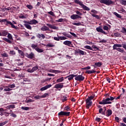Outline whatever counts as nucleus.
I'll return each mask as SVG.
<instances>
[{"label": "nucleus", "instance_id": "obj_1", "mask_svg": "<svg viewBox=\"0 0 126 126\" xmlns=\"http://www.w3.org/2000/svg\"><path fill=\"white\" fill-rule=\"evenodd\" d=\"M99 114L101 115H103V116H106V117H110L113 114V112L111 109L107 110V108L105 106L103 107V109L100 108L98 110Z\"/></svg>", "mask_w": 126, "mask_h": 126}, {"label": "nucleus", "instance_id": "obj_2", "mask_svg": "<svg viewBox=\"0 0 126 126\" xmlns=\"http://www.w3.org/2000/svg\"><path fill=\"white\" fill-rule=\"evenodd\" d=\"M115 99H116L115 97L109 96V97L103 98L101 101H99L98 104L99 105H109V104H112V102L110 101H113Z\"/></svg>", "mask_w": 126, "mask_h": 126}, {"label": "nucleus", "instance_id": "obj_3", "mask_svg": "<svg viewBox=\"0 0 126 126\" xmlns=\"http://www.w3.org/2000/svg\"><path fill=\"white\" fill-rule=\"evenodd\" d=\"M74 1L75 3H76V4L80 5V6L83 8L84 10H87V11H89V10H90V8L87 7V6L84 5V4H83V2L80 1V0H74Z\"/></svg>", "mask_w": 126, "mask_h": 126}, {"label": "nucleus", "instance_id": "obj_4", "mask_svg": "<svg viewBox=\"0 0 126 126\" xmlns=\"http://www.w3.org/2000/svg\"><path fill=\"white\" fill-rule=\"evenodd\" d=\"M7 35L8 38L3 37L2 38V40L6 42V43H8V44H12V43H13V38L12 37V35L8 32Z\"/></svg>", "mask_w": 126, "mask_h": 126}, {"label": "nucleus", "instance_id": "obj_5", "mask_svg": "<svg viewBox=\"0 0 126 126\" xmlns=\"http://www.w3.org/2000/svg\"><path fill=\"white\" fill-rule=\"evenodd\" d=\"M99 2L100 3H103L104 4L108 6L112 4L114 5V4H115V2H114L112 0H100Z\"/></svg>", "mask_w": 126, "mask_h": 126}, {"label": "nucleus", "instance_id": "obj_6", "mask_svg": "<svg viewBox=\"0 0 126 126\" xmlns=\"http://www.w3.org/2000/svg\"><path fill=\"white\" fill-rule=\"evenodd\" d=\"M117 47H119V48H117ZM123 46L122 44H115L113 46V50H116L118 51V52H120V53H124L125 52V50L124 49H122L120 48H122Z\"/></svg>", "mask_w": 126, "mask_h": 126}, {"label": "nucleus", "instance_id": "obj_7", "mask_svg": "<svg viewBox=\"0 0 126 126\" xmlns=\"http://www.w3.org/2000/svg\"><path fill=\"white\" fill-rule=\"evenodd\" d=\"M70 112L61 111L58 113L59 117H63V116H65V117H68L70 116Z\"/></svg>", "mask_w": 126, "mask_h": 126}, {"label": "nucleus", "instance_id": "obj_8", "mask_svg": "<svg viewBox=\"0 0 126 126\" xmlns=\"http://www.w3.org/2000/svg\"><path fill=\"white\" fill-rule=\"evenodd\" d=\"M78 54H79L80 56H84V55H86V53L79 49H78L77 50H75L74 52V55H75V56L77 55Z\"/></svg>", "mask_w": 126, "mask_h": 126}, {"label": "nucleus", "instance_id": "obj_9", "mask_svg": "<svg viewBox=\"0 0 126 126\" xmlns=\"http://www.w3.org/2000/svg\"><path fill=\"white\" fill-rule=\"evenodd\" d=\"M24 23H26L27 24H30L31 25H33V24H37L38 21L35 19L31 20L30 22L27 21H24Z\"/></svg>", "mask_w": 126, "mask_h": 126}, {"label": "nucleus", "instance_id": "obj_10", "mask_svg": "<svg viewBox=\"0 0 126 126\" xmlns=\"http://www.w3.org/2000/svg\"><path fill=\"white\" fill-rule=\"evenodd\" d=\"M75 79L77 81H83V80L85 79V78L84 77V76H82V75H76V76L75 77Z\"/></svg>", "mask_w": 126, "mask_h": 126}, {"label": "nucleus", "instance_id": "obj_11", "mask_svg": "<svg viewBox=\"0 0 126 126\" xmlns=\"http://www.w3.org/2000/svg\"><path fill=\"white\" fill-rule=\"evenodd\" d=\"M92 100H89V99L86 100V109H89L91 106H92Z\"/></svg>", "mask_w": 126, "mask_h": 126}, {"label": "nucleus", "instance_id": "obj_12", "mask_svg": "<svg viewBox=\"0 0 126 126\" xmlns=\"http://www.w3.org/2000/svg\"><path fill=\"white\" fill-rule=\"evenodd\" d=\"M96 30L97 32H100V33H102V34H104V35H107L108 33L106 32L105 31L103 30V29L102 28V27L99 26L98 28H96Z\"/></svg>", "mask_w": 126, "mask_h": 126}, {"label": "nucleus", "instance_id": "obj_13", "mask_svg": "<svg viewBox=\"0 0 126 126\" xmlns=\"http://www.w3.org/2000/svg\"><path fill=\"white\" fill-rule=\"evenodd\" d=\"M38 68H39V66L36 65L35 66L33 67L32 69H28L27 71H28V72L32 73L34 72V71H36V70H37V69H38Z\"/></svg>", "mask_w": 126, "mask_h": 126}, {"label": "nucleus", "instance_id": "obj_14", "mask_svg": "<svg viewBox=\"0 0 126 126\" xmlns=\"http://www.w3.org/2000/svg\"><path fill=\"white\" fill-rule=\"evenodd\" d=\"M71 19H73V20H76V19H79V18H81V16L77 15V14H73L70 16Z\"/></svg>", "mask_w": 126, "mask_h": 126}, {"label": "nucleus", "instance_id": "obj_15", "mask_svg": "<svg viewBox=\"0 0 126 126\" xmlns=\"http://www.w3.org/2000/svg\"><path fill=\"white\" fill-rule=\"evenodd\" d=\"M11 25V27L12 28H14V29H18V27H16L14 25H13V24L9 21V22H7V24H5V25L6 26H8V25Z\"/></svg>", "mask_w": 126, "mask_h": 126}, {"label": "nucleus", "instance_id": "obj_16", "mask_svg": "<svg viewBox=\"0 0 126 126\" xmlns=\"http://www.w3.org/2000/svg\"><path fill=\"white\" fill-rule=\"evenodd\" d=\"M63 83H59L55 85L54 86V88H56V89H59L60 88V89H62V88H63Z\"/></svg>", "mask_w": 126, "mask_h": 126}, {"label": "nucleus", "instance_id": "obj_17", "mask_svg": "<svg viewBox=\"0 0 126 126\" xmlns=\"http://www.w3.org/2000/svg\"><path fill=\"white\" fill-rule=\"evenodd\" d=\"M63 45H65V46H68V47H71L72 45V43L71 41L69 40H66L63 42Z\"/></svg>", "mask_w": 126, "mask_h": 126}, {"label": "nucleus", "instance_id": "obj_18", "mask_svg": "<svg viewBox=\"0 0 126 126\" xmlns=\"http://www.w3.org/2000/svg\"><path fill=\"white\" fill-rule=\"evenodd\" d=\"M51 86H52V85L51 84L46 85V86L40 88V91H45V90H47V89H49V88H51Z\"/></svg>", "mask_w": 126, "mask_h": 126}, {"label": "nucleus", "instance_id": "obj_19", "mask_svg": "<svg viewBox=\"0 0 126 126\" xmlns=\"http://www.w3.org/2000/svg\"><path fill=\"white\" fill-rule=\"evenodd\" d=\"M46 26H48V27L51 28L52 29H54V30H58V29H59V28L58 27L52 25L50 24H46Z\"/></svg>", "mask_w": 126, "mask_h": 126}, {"label": "nucleus", "instance_id": "obj_20", "mask_svg": "<svg viewBox=\"0 0 126 126\" xmlns=\"http://www.w3.org/2000/svg\"><path fill=\"white\" fill-rule=\"evenodd\" d=\"M27 58L28 59H31V60L35 58V55L32 52L30 54H28Z\"/></svg>", "mask_w": 126, "mask_h": 126}, {"label": "nucleus", "instance_id": "obj_21", "mask_svg": "<svg viewBox=\"0 0 126 126\" xmlns=\"http://www.w3.org/2000/svg\"><path fill=\"white\" fill-rule=\"evenodd\" d=\"M36 37L37 38H38V39H41V38H42V39H45V38H46V36H45L44 34H40V33H38L36 35Z\"/></svg>", "mask_w": 126, "mask_h": 126}, {"label": "nucleus", "instance_id": "obj_22", "mask_svg": "<svg viewBox=\"0 0 126 126\" xmlns=\"http://www.w3.org/2000/svg\"><path fill=\"white\" fill-rule=\"evenodd\" d=\"M73 77H76V75L71 74L67 76L66 78H68V80H72V79H73Z\"/></svg>", "mask_w": 126, "mask_h": 126}, {"label": "nucleus", "instance_id": "obj_23", "mask_svg": "<svg viewBox=\"0 0 126 126\" xmlns=\"http://www.w3.org/2000/svg\"><path fill=\"white\" fill-rule=\"evenodd\" d=\"M96 72V70H94V69H92L91 70H87L85 72V73H87L88 74H91L92 73H95Z\"/></svg>", "mask_w": 126, "mask_h": 126}, {"label": "nucleus", "instance_id": "obj_24", "mask_svg": "<svg viewBox=\"0 0 126 126\" xmlns=\"http://www.w3.org/2000/svg\"><path fill=\"white\" fill-rule=\"evenodd\" d=\"M1 36H3V37H5L8 34V32L7 31H2V32H1Z\"/></svg>", "mask_w": 126, "mask_h": 126}, {"label": "nucleus", "instance_id": "obj_25", "mask_svg": "<svg viewBox=\"0 0 126 126\" xmlns=\"http://www.w3.org/2000/svg\"><path fill=\"white\" fill-rule=\"evenodd\" d=\"M29 24H24V26H25V27H26V28H27V29H29V30H32V27H31V26H30V25H29Z\"/></svg>", "mask_w": 126, "mask_h": 126}, {"label": "nucleus", "instance_id": "obj_26", "mask_svg": "<svg viewBox=\"0 0 126 126\" xmlns=\"http://www.w3.org/2000/svg\"><path fill=\"white\" fill-rule=\"evenodd\" d=\"M41 31H48L49 30V27L44 26L41 28Z\"/></svg>", "mask_w": 126, "mask_h": 126}, {"label": "nucleus", "instance_id": "obj_27", "mask_svg": "<svg viewBox=\"0 0 126 126\" xmlns=\"http://www.w3.org/2000/svg\"><path fill=\"white\" fill-rule=\"evenodd\" d=\"M94 97H95V94H93L90 96H88V98H87V100H89L90 101H92V100H93V99H94Z\"/></svg>", "mask_w": 126, "mask_h": 126}, {"label": "nucleus", "instance_id": "obj_28", "mask_svg": "<svg viewBox=\"0 0 126 126\" xmlns=\"http://www.w3.org/2000/svg\"><path fill=\"white\" fill-rule=\"evenodd\" d=\"M18 53L20 55V56L21 57V58H22V59H23V58H24V52H23V51H22V50H19Z\"/></svg>", "mask_w": 126, "mask_h": 126}, {"label": "nucleus", "instance_id": "obj_29", "mask_svg": "<svg viewBox=\"0 0 126 126\" xmlns=\"http://www.w3.org/2000/svg\"><path fill=\"white\" fill-rule=\"evenodd\" d=\"M9 113L7 112H1L0 114V116H3V115H5V117H8V115H9Z\"/></svg>", "mask_w": 126, "mask_h": 126}, {"label": "nucleus", "instance_id": "obj_30", "mask_svg": "<svg viewBox=\"0 0 126 126\" xmlns=\"http://www.w3.org/2000/svg\"><path fill=\"white\" fill-rule=\"evenodd\" d=\"M92 49H93V50H94V51H99V50H100L98 47H97V46L93 45L92 46Z\"/></svg>", "mask_w": 126, "mask_h": 126}, {"label": "nucleus", "instance_id": "obj_31", "mask_svg": "<svg viewBox=\"0 0 126 126\" xmlns=\"http://www.w3.org/2000/svg\"><path fill=\"white\" fill-rule=\"evenodd\" d=\"M63 34L65 36V37H67V38H71L72 37L70 34L66 33V32H63Z\"/></svg>", "mask_w": 126, "mask_h": 126}, {"label": "nucleus", "instance_id": "obj_32", "mask_svg": "<svg viewBox=\"0 0 126 126\" xmlns=\"http://www.w3.org/2000/svg\"><path fill=\"white\" fill-rule=\"evenodd\" d=\"M94 65H96V66H98V67H101V66H102V63L101 62L95 63Z\"/></svg>", "mask_w": 126, "mask_h": 126}, {"label": "nucleus", "instance_id": "obj_33", "mask_svg": "<svg viewBox=\"0 0 126 126\" xmlns=\"http://www.w3.org/2000/svg\"><path fill=\"white\" fill-rule=\"evenodd\" d=\"M9 54L11 56H15V55H16V53L15 52V51H14V50L10 51Z\"/></svg>", "mask_w": 126, "mask_h": 126}, {"label": "nucleus", "instance_id": "obj_34", "mask_svg": "<svg viewBox=\"0 0 126 126\" xmlns=\"http://www.w3.org/2000/svg\"><path fill=\"white\" fill-rule=\"evenodd\" d=\"M85 49H87V50H90L91 51H94L93 49H92V47L89 45H87L84 46Z\"/></svg>", "mask_w": 126, "mask_h": 126}, {"label": "nucleus", "instance_id": "obj_35", "mask_svg": "<svg viewBox=\"0 0 126 126\" xmlns=\"http://www.w3.org/2000/svg\"><path fill=\"white\" fill-rule=\"evenodd\" d=\"M92 16L93 17H95L96 19H100V16L97 15H95L93 13H91Z\"/></svg>", "mask_w": 126, "mask_h": 126}, {"label": "nucleus", "instance_id": "obj_36", "mask_svg": "<svg viewBox=\"0 0 126 126\" xmlns=\"http://www.w3.org/2000/svg\"><path fill=\"white\" fill-rule=\"evenodd\" d=\"M35 51H36V52H38V53H43V52H44V50H43V49H40L38 47L35 48Z\"/></svg>", "mask_w": 126, "mask_h": 126}, {"label": "nucleus", "instance_id": "obj_37", "mask_svg": "<svg viewBox=\"0 0 126 126\" xmlns=\"http://www.w3.org/2000/svg\"><path fill=\"white\" fill-rule=\"evenodd\" d=\"M1 56L2 57V58H8V54H7L6 53L1 54Z\"/></svg>", "mask_w": 126, "mask_h": 126}, {"label": "nucleus", "instance_id": "obj_38", "mask_svg": "<svg viewBox=\"0 0 126 126\" xmlns=\"http://www.w3.org/2000/svg\"><path fill=\"white\" fill-rule=\"evenodd\" d=\"M64 79H63V77H62L58 79L57 80V82L58 83H59V82H63V81Z\"/></svg>", "mask_w": 126, "mask_h": 126}, {"label": "nucleus", "instance_id": "obj_39", "mask_svg": "<svg viewBox=\"0 0 126 126\" xmlns=\"http://www.w3.org/2000/svg\"><path fill=\"white\" fill-rule=\"evenodd\" d=\"M7 22H9V21L7 20V19L0 20V23H2V22H6V24H7Z\"/></svg>", "mask_w": 126, "mask_h": 126}, {"label": "nucleus", "instance_id": "obj_40", "mask_svg": "<svg viewBox=\"0 0 126 126\" xmlns=\"http://www.w3.org/2000/svg\"><path fill=\"white\" fill-rule=\"evenodd\" d=\"M8 123V121H4L2 123H0V126H5V125H6V124H7Z\"/></svg>", "mask_w": 126, "mask_h": 126}, {"label": "nucleus", "instance_id": "obj_41", "mask_svg": "<svg viewBox=\"0 0 126 126\" xmlns=\"http://www.w3.org/2000/svg\"><path fill=\"white\" fill-rule=\"evenodd\" d=\"M114 15H115V16H117V17H118V18H122V16H121V15L119 14V13L115 12H114Z\"/></svg>", "mask_w": 126, "mask_h": 126}, {"label": "nucleus", "instance_id": "obj_42", "mask_svg": "<svg viewBox=\"0 0 126 126\" xmlns=\"http://www.w3.org/2000/svg\"><path fill=\"white\" fill-rule=\"evenodd\" d=\"M32 102H34V100H32L31 98L27 99L26 100V103H31Z\"/></svg>", "mask_w": 126, "mask_h": 126}, {"label": "nucleus", "instance_id": "obj_43", "mask_svg": "<svg viewBox=\"0 0 126 126\" xmlns=\"http://www.w3.org/2000/svg\"><path fill=\"white\" fill-rule=\"evenodd\" d=\"M120 3L122 4V5H126V0H121L120 1Z\"/></svg>", "mask_w": 126, "mask_h": 126}, {"label": "nucleus", "instance_id": "obj_44", "mask_svg": "<svg viewBox=\"0 0 126 126\" xmlns=\"http://www.w3.org/2000/svg\"><path fill=\"white\" fill-rule=\"evenodd\" d=\"M72 25L76 26H80V25H81V23L79 22L78 23H72Z\"/></svg>", "mask_w": 126, "mask_h": 126}, {"label": "nucleus", "instance_id": "obj_45", "mask_svg": "<svg viewBox=\"0 0 126 126\" xmlns=\"http://www.w3.org/2000/svg\"><path fill=\"white\" fill-rule=\"evenodd\" d=\"M21 109L22 110H24L25 111H28V110H29V107L22 106L21 107Z\"/></svg>", "mask_w": 126, "mask_h": 126}, {"label": "nucleus", "instance_id": "obj_46", "mask_svg": "<svg viewBox=\"0 0 126 126\" xmlns=\"http://www.w3.org/2000/svg\"><path fill=\"white\" fill-rule=\"evenodd\" d=\"M69 109H70V107H69V106L67 105L66 106L64 107V111H69Z\"/></svg>", "mask_w": 126, "mask_h": 126}, {"label": "nucleus", "instance_id": "obj_47", "mask_svg": "<svg viewBox=\"0 0 126 126\" xmlns=\"http://www.w3.org/2000/svg\"><path fill=\"white\" fill-rule=\"evenodd\" d=\"M114 36H115V37H121V33L119 32H115L114 33Z\"/></svg>", "mask_w": 126, "mask_h": 126}, {"label": "nucleus", "instance_id": "obj_48", "mask_svg": "<svg viewBox=\"0 0 126 126\" xmlns=\"http://www.w3.org/2000/svg\"><path fill=\"white\" fill-rule=\"evenodd\" d=\"M34 99H36V100H38L39 99H41V98H42V96L41 95H35L34 97Z\"/></svg>", "mask_w": 126, "mask_h": 126}, {"label": "nucleus", "instance_id": "obj_49", "mask_svg": "<svg viewBox=\"0 0 126 126\" xmlns=\"http://www.w3.org/2000/svg\"><path fill=\"white\" fill-rule=\"evenodd\" d=\"M122 33L125 34L126 35V29L125 28H122V31H121Z\"/></svg>", "mask_w": 126, "mask_h": 126}, {"label": "nucleus", "instance_id": "obj_50", "mask_svg": "<svg viewBox=\"0 0 126 126\" xmlns=\"http://www.w3.org/2000/svg\"><path fill=\"white\" fill-rule=\"evenodd\" d=\"M67 38L64 36H59V40H66Z\"/></svg>", "mask_w": 126, "mask_h": 126}, {"label": "nucleus", "instance_id": "obj_51", "mask_svg": "<svg viewBox=\"0 0 126 126\" xmlns=\"http://www.w3.org/2000/svg\"><path fill=\"white\" fill-rule=\"evenodd\" d=\"M103 30H106V31H108V30H109V27L107 26H103Z\"/></svg>", "mask_w": 126, "mask_h": 126}, {"label": "nucleus", "instance_id": "obj_52", "mask_svg": "<svg viewBox=\"0 0 126 126\" xmlns=\"http://www.w3.org/2000/svg\"><path fill=\"white\" fill-rule=\"evenodd\" d=\"M47 96H49L48 93H45L43 95H41V98H46Z\"/></svg>", "mask_w": 126, "mask_h": 126}, {"label": "nucleus", "instance_id": "obj_53", "mask_svg": "<svg viewBox=\"0 0 126 126\" xmlns=\"http://www.w3.org/2000/svg\"><path fill=\"white\" fill-rule=\"evenodd\" d=\"M9 106L10 107V109H15V105L14 104L9 105Z\"/></svg>", "mask_w": 126, "mask_h": 126}, {"label": "nucleus", "instance_id": "obj_54", "mask_svg": "<svg viewBox=\"0 0 126 126\" xmlns=\"http://www.w3.org/2000/svg\"><path fill=\"white\" fill-rule=\"evenodd\" d=\"M31 47H32V49H35V50H36V48H37V45L34 44H32Z\"/></svg>", "mask_w": 126, "mask_h": 126}, {"label": "nucleus", "instance_id": "obj_55", "mask_svg": "<svg viewBox=\"0 0 126 126\" xmlns=\"http://www.w3.org/2000/svg\"><path fill=\"white\" fill-rule=\"evenodd\" d=\"M48 14L52 15V16H55V13H54V12H53L52 11L48 12Z\"/></svg>", "mask_w": 126, "mask_h": 126}, {"label": "nucleus", "instance_id": "obj_56", "mask_svg": "<svg viewBox=\"0 0 126 126\" xmlns=\"http://www.w3.org/2000/svg\"><path fill=\"white\" fill-rule=\"evenodd\" d=\"M54 73H62V71L59 70H54Z\"/></svg>", "mask_w": 126, "mask_h": 126}, {"label": "nucleus", "instance_id": "obj_57", "mask_svg": "<svg viewBox=\"0 0 126 126\" xmlns=\"http://www.w3.org/2000/svg\"><path fill=\"white\" fill-rule=\"evenodd\" d=\"M8 87H9V88H14L15 87V85L14 84L9 85L8 86Z\"/></svg>", "mask_w": 126, "mask_h": 126}, {"label": "nucleus", "instance_id": "obj_58", "mask_svg": "<svg viewBox=\"0 0 126 126\" xmlns=\"http://www.w3.org/2000/svg\"><path fill=\"white\" fill-rule=\"evenodd\" d=\"M27 7H28L29 9H33V6L31 5H27Z\"/></svg>", "mask_w": 126, "mask_h": 126}, {"label": "nucleus", "instance_id": "obj_59", "mask_svg": "<svg viewBox=\"0 0 126 126\" xmlns=\"http://www.w3.org/2000/svg\"><path fill=\"white\" fill-rule=\"evenodd\" d=\"M46 47H48V48H52L53 47H55V45L53 44H47Z\"/></svg>", "mask_w": 126, "mask_h": 126}, {"label": "nucleus", "instance_id": "obj_60", "mask_svg": "<svg viewBox=\"0 0 126 126\" xmlns=\"http://www.w3.org/2000/svg\"><path fill=\"white\" fill-rule=\"evenodd\" d=\"M82 69H86L88 70V69H91V67H90V66H88L87 67L82 68Z\"/></svg>", "mask_w": 126, "mask_h": 126}, {"label": "nucleus", "instance_id": "obj_61", "mask_svg": "<svg viewBox=\"0 0 126 126\" xmlns=\"http://www.w3.org/2000/svg\"><path fill=\"white\" fill-rule=\"evenodd\" d=\"M115 120L117 123H120V118L118 117H115Z\"/></svg>", "mask_w": 126, "mask_h": 126}, {"label": "nucleus", "instance_id": "obj_62", "mask_svg": "<svg viewBox=\"0 0 126 126\" xmlns=\"http://www.w3.org/2000/svg\"><path fill=\"white\" fill-rule=\"evenodd\" d=\"M57 22H63V18H60L58 19V20H56Z\"/></svg>", "mask_w": 126, "mask_h": 126}, {"label": "nucleus", "instance_id": "obj_63", "mask_svg": "<svg viewBox=\"0 0 126 126\" xmlns=\"http://www.w3.org/2000/svg\"><path fill=\"white\" fill-rule=\"evenodd\" d=\"M6 88L4 89V91H11V89L7 87H6Z\"/></svg>", "mask_w": 126, "mask_h": 126}, {"label": "nucleus", "instance_id": "obj_64", "mask_svg": "<svg viewBox=\"0 0 126 126\" xmlns=\"http://www.w3.org/2000/svg\"><path fill=\"white\" fill-rule=\"evenodd\" d=\"M99 43H107V40H105V39H102L101 40H100Z\"/></svg>", "mask_w": 126, "mask_h": 126}]
</instances>
